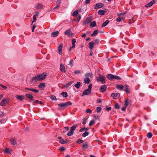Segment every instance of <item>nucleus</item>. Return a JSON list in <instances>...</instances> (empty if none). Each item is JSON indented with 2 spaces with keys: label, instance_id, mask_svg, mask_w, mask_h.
<instances>
[{
  "label": "nucleus",
  "instance_id": "50",
  "mask_svg": "<svg viewBox=\"0 0 157 157\" xmlns=\"http://www.w3.org/2000/svg\"><path fill=\"white\" fill-rule=\"evenodd\" d=\"M76 142L78 144H81L83 143V140L79 139L76 141Z\"/></svg>",
  "mask_w": 157,
  "mask_h": 157
},
{
  "label": "nucleus",
  "instance_id": "18",
  "mask_svg": "<svg viewBox=\"0 0 157 157\" xmlns=\"http://www.w3.org/2000/svg\"><path fill=\"white\" fill-rule=\"evenodd\" d=\"M113 76L114 75L111 74H108L106 75V77L110 80H112L113 79Z\"/></svg>",
  "mask_w": 157,
  "mask_h": 157
},
{
  "label": "nucleus",
  "instance_id": "31",
  "mask_svg": "<svg viewBox=\"0 0 157 157\" xmlns=\"http://www.w3.org/2000/svg\"><path fill=\"white\" fill-rule=\"evenodd\" d=\"M10 150L9 148H6L5 149L3 150V151L4 152L6 153H8L9 154H10L11 153V151H10Z\"/></svg>",
  "mask_w": 157,
  "mask_h": 157
},
{
  "label": "nucleus",
  "instance_id": "1",
  "mask_svg": "<svg viewBox=\"0 0 157 157\" xmlns=\"http://www.w3.org/2000/svg\"><path fill=\"white\" fill-rule=\"evenodd\" d=\"M77 127V124H75L72 126L70 128V131L67 133V135L69 136H72L74 133V131Z\"/></svg>",
  "mask_w": 157,
  "mask_h": 157
},
{
  "label": "nucleus",
  "instance_id": "52",
  "mask_svg": "<svg viewBox=\"0 0 157 157\" xmlns=\"http://www.w3.org/2000/svg\"><path fill=\"white\" fill-rule=\"evenodd\" d=\"M33 21L32 22V24L31 25H32V24L34 22H35L36 20V16H35V15H33Z\"/></svg>",
  "mask_w": 157,
  "mask_h": 157
},
{
  "label": "nucleus",
  "instance_id": "40",
  "mask_svg": "<svg viewBox=\"0 0 157 157\" xmlns=\"http://www.w3.org/2000/svg\"><path fill=\"white\" fill-rule=\"evenodd\" d=\"M113 79H115L117 80H121V78L119 76L114 75Z\"/></svg>",
  "mask_w": 157,
  "mask_h": 157
},
{
  "label": "nucleus",
  "instance_id": "57",
  "mask_svg": "<svg viewBox=\"0 0 157 157\" xmlns=\"http://www.w3.org/2000/svg\"><path fill=\"white\" fill-rule=\"evenodd\" d=\"M121 19L120 17H119L118 18H117L116 21L117 22H119L121 21Z\"/></svg>",
  "mask_w": 157,
  "mask_h": 157
},
{
  "label": "nucleus",
  "instance_id": "29",
  "mask_svg": "<svg viewBox=\"0 0 157 157\" xmlns=\"http://www.w3.org/2000/svg\"><path fill=\"white\" fill-rule=\"evenodd\" d=\"M90 26L91 27H95L96 26V22L95 21H93L91 22L90 24Z\"/></svg>",
  "mask_w": 157,
  "mask_h": 157
},
{
  "label": "nucleus",
  "instance_id": "12",
  "mask_svg": "<svg viewBox=\"0 0 157 157\" xmlns=\"http://www.w3.org/2000/svg\"><path fill=\"white\" fill-rule=\"evenodd\" d=\"M106 86L105 85H103L101 86L99 90L101 92H103L106 91Z\"/></svg>",
  "mask_w": 157,
  "mask_h": 157
},
{
  "label": "nucleus",
  "instance_id": "4",
  "mask_svg": "<svg viewBox=\"0 0 157 157\" xmlns=\"http://www.w3.org/2000/svg\"><path fill=\"white\" fill-rule=\"evenodd\" d=\"M105 77L103 75L99 77H96V80L98 82H101L104 84L105 82Z\"/></svg>",
  "mask_w": 157,
  "mask_h": 157
},
{
  "label": "nucleus",
  "instance_id": "36",
  "mask_svg": "<svg viewBox=\"0 0 157 157\" xmlns=\"http://www.w3.org/2000/svg\"><path fill=\"white\" fill-rule=\"evenodd\" d=\"M36 103L37 104H39L40 105H42L43 104L42 102L38 100H35L33 102V104L34 105V103Z\"/></svg>",
  "mask_w": 157,
  "mask_h": 157
},
{
  "label": "nucleus",
  "instance_id": "59",
  "mask_svg": "<svg viewBox=\"0 0 157 157\" xmlns=\"http://www.w3.org/2000/svg\"><path fill=\"white\" fill-rule=\"evenodd\" d=\"M99 40L98 39H96L95 40V44H98L99 43Z\"/></svg>",
  "mask_w": 157,
  "mask_h": 157
},
{
  "label": "nucleus",
  "instance_id": "16",
  "mask_svg": "<svg viewBox=\"0 0 157 157\" xmlns=\"http://www.w3.org/2000/svg\"><path fill=\"white\" fill-rule=\"evenodd\" d=\"M60 70L63 72L65 73L66 72L65 67L63 63H61L60 65Z\"/></svg>",
  "mask_w": 157,
  "mask_h": 157
},
{
  "label": "nucleus",
  "instance_id": "23",
  "mask_svg": "<svg viewBox=\"0 0 157 157\" xmlns=\"http://www.w3.org/2000/svg\"><path fill=\"white\" fill-rule=\"evenodd\" d=\"M26 97L30 99V100H33V97L29 94H27L25 95Z\"/></svg>",
  "mask_w": 157,
  "mask_h": 157
},
{
  "label": "nucleus",
  "instance_id": "33",
  "mask_svg": "<svg viewBox=\"0 0 157 157\" xmlns=\"http://www.w3.org/2000/svg\"><path fill=\"white\" fill-rule=\"evenodd\" d=\"M45 84L44 83L42 82L40 83L38 86V87L40 88H42L45 87Z\"/></svg>",
  "mask_w": 157,
  "mask_h": 157
},
{
  "label": "nucleus",
  "instance_id": "51",
  "mask_svg": "<svg viewBox=\"0 0 157 157\" xmlns=\"http://www.w3.org/2000/svg\"><path fill=\"white\" fill-rule=\"evenodd\" d=\"M50 98H51V99L52 100H56V96H54V95H52L51 96Z\"/></svg>",
  "mask_w": 157,
  "mask_h": 157
},
{
  "label": "nucleus",
  "instance_id": "25",
  "mask_svg": "<svg viewBox=\"0 0 157 157\" xmlns=\"http://www.w3.org/2000/svg\"><path fill=\"white\" fill-rule=\"evenodd\" d=\"M105 11L103 10H99L98 11V14L100 15H103L105 13Z\"/></svg>",
  "mask_w": 157,
  "mask_h": 157
},
{
  "label": "nucleus",
  "instance_id": "15",
  "mask_svg": "<svg viewBox=\"0 0 157 157\" xmlns=\"http://www.w3.org/2000/svg\"><path fill=\"white\" fill-rule=\"evenodd\" d=\"M73 82V81H71L67 83L66 84L63 85L62 88H67Z\"/></svg>",
  "mask_w": 157,
  "mask_h": 157
},
{
  "label": "nucleus",
  "instance_id": "41",
  "mask_svg": "<svg viewBox=\"0 0 157 157\" xmlns=\"http://www.w3.org/2000/svg\"><path fill=\"white\" fill-rule=\"evenodd\" d=\"M89 132H86L82 135V136L83 137H84L88 136L89 134Z\"/></svg>",
  "mask_w": 157,
  "mask_h": 157
},
{
  "label": "nucleus",
  "instance_id": "43",
  "mask_svg": "<svg viewBox=\"0 0 157 157\" xmlns=\"http://www.w3.org/2000/svg\"><path fill=\"white\" fill-rule=\"evenodd\" d=\"M102 109V108L101 107H98L97 108L96 111L97 113H100Z\"/></svg>",
  "mask_w": 157,
  "mask_h": 157
},
{
  "label": "nucleus",
  "instance_id": "38",
  "mask_svg": "<svg viewBox=\"0 0 157 157\" xmlns=\"http://www.w3.org/2000/svg\"><path fill=\"white\" fill-rule=\"evenodd\" d=\"M88 147V144L87 143H85L83 144L82 147L84 149H86Z\"/></svg>",
  "mask_w": 157,
  "mask_h": 157
},
{
  "label": "nucleus",
  "instance_id": "20",
  "mask_svg": "<svg viewBox=\"0 0 157 157\" xmlns=\"http://www.w3.org/2000/svg\"><path fill=\"white\" fill-rule=\"evenodd\" d=\"M68 141L67 140H64V139H62L60 140H59V143L61 144H65L68 142Z\"/></svg>",
  "mask_w": 157,
  "mask_h": 157
},
{
  "label": "nucleus",
  "instance_id": "62",
  "mask_svg": "<svg viewBox=\"0 0 157 157\" xmlns=\"http://www.w3.org/2000/svg\"><path fill=\"white\" fill-rule=\"evenodd\" d=\"M92 89V85L91 84H90L88 86V88L87 89L91 90Z\"/></svg>",
  "mask_w": 157,
  "mask_h": 157
},
{
  "label": "nucleus",
  "instance_id": "44",
  "mask_svg": "<svg viewBox=\"0 0 157 157\" xmlns=\"http://www.w3.org/2000/svg\"><path fill=\"white\" fill-rule=\"evenodd\" d=\"M30 90L36 93H37L39 92L38 90L34 89L33 88H31V89H30Z\"/></svg>",
  "mask_w": 157,
  "mask_h": 157
},
{
  "label": "nucleus",
  "instance_id": "22",
  "mask_svg": "<svg viewBox=\"0 0 157 157\" xmlns=\"http://www.w3.org/2000/svg\"><path fill=\"white\" fill-rule=\"evenodd\" d=\"M58 34L59 32L58 31H57L52 33L51 34V36L52 37H56L58 35Z\"/></svg>",
  "mask_w": 157,
  "mask_h": 157
},
{
  "label": "nucleus",
  "instance_id": "9",
  "mask_svg": "<svg viewBox=\"0 0 157 157\" xmlns=\"http://www.w3.org/2000/svg\"><path fill=\"white\" fill-rule=\"evenodd\" d=\"M104 6L103 3H99L96 4L94 7L95 9H98L99 8L102 7Z\"/></svg>",
  "mask_w": 157,
  "mask_h": 157
},
{
  "label": "nucleus",
  "instance_id": "6",
  "mask_svg": "<svg viewBox=\"0 0 157 157\" xmlns=\"http://www.w3.org/2000/svg\"><path fill=\"white\" fill-rule=\"evenodd\" d=\"M9 103V100L7 99H3L1 102L0 103V105L1 106L5 105Z\"/></svg>",
  "mask_w": 157,
  "mask_h": 157
},
{
  "label": "nucleus",
  "instance_id": "17",
  "mask_svg": "<svg viewBox=\"0 0 157 157\" xmlns=\"http://www.w3.org/2000/svg\"><path fill=\"white\" fill-rule=\"evenodd\" d=\"M94 43L93 41H91L89 43V48L90 50H92L94 46Z\"/></svg>",
  "mask_w": 157,
  "mask_h": 157
},
{
  "label": "nucleus",
  "instance_id": "27",
  "mask_svg": "<svg viewBox=\"0 0 157 157\" xmlns=\"http://www.w3.org/2000/svg\"><path fill=\"white\" fill-rule=\"evenodd\" d=\"M90 81V80L89 78L88 77H86L84 79V82L85 83L88 84L89 83Z\"/></svg>",
  "mask_w": 157,
  "mask_h": 157
},
{
  "label": "nucleus",
  "instance_id": "45",
  "mask_svg": "<svg viewBox=\"0 0 157 157\" xmlns=\"http://www.w3.org/2000/svg\"><path fill=\"white\" fill-rule=\"evenodd\" d=\"M88 129L86 127H84L80 129L79 131L80 132H82L84 130H87Z\"/></svg>",
  "mask_w": 157,
  "mask_h": 157
},
{
  "label": "nucleus",
  "instance_id": "5",
  "mask_svg": "<svg viewBox=\"0 0 157 157\" xmlns=\"http://www.w3.org/2000/svg\"><path fill=\"white\" fill-rule=\"evenodd\" d=\"M65 34L67 35L69 37H73L74 34L72 33L71 29H69L67 30L64 33Z\"/></svg>",
  "mask_w": 157,
  "mask_h": 157
},
{
  "label": "nucleus",
  "instance_id": "21",
  "mask_svg": "<svg viewBox=\"0 0 157 157\" xmlns=\"http://www.w3.org/2000/svg\"><path fill=\"white\" fill-rule=\"evenodd\" d=\"M63 47V45L62 44H60L59 45V46L58 47V51L59 52V54L60 55H61L62 53V50Z\"/></svg>",
  "mask_w": 157,
  "mask_h": 157
},
{
  "label": "nucleus",
  "instance_id": "37",
  "mask_svg": "<svg viewBox=\"0 0 157 157\" xmlns=\"http://www.w3.org/2000/svg\"><path fill=\"white\" fill-rule=\"evenodd\" d=\"M81 86V82H78L75 85V86L78 89Z\"/></svg>",
  "mask_w": 157,
  "mask_h": 157
},
{
  "label": "nucleus",
  "instance_id": "28",
  "mask_svg": "<svg viewBox=\"0 0 157 157\" xmlns=\"http://www.w3.org/2000/svg\"><path fill=\"white\" fill-rule=\"evenodd\" d=\"M78 13V10H76L72 14V15L73 17H75L77 16Z\"/></svg>",
  "mask_w": 157,
  "mask_h": 157
},
{
  "label": "nucleus",
  "instance_id": "34",
  "mask_svg": "<svg viewBox=\"0 0 157 157\" xmlns=\"http://www.w3.org/2000/svg\"><path fill=\"white\" fill-rule=\"evenodd\" d=\"M98 30H96L93 32V33L91 34V36H94L97 35L98 34Z\"/></svg>",
  "mask_w": 157,
  "mask_h": 157
},
{
  "label": "nucleus",
  "instance_id": "47",
  "mask_svg": "<svg viewBox=\"0 0 157 157\" xmlns=\"http://www.w3.org/2000/svg\"><path fill=\"white\" fill-rule=\"evenodd\" d=\"M63 129L64 130L63 131V133H66L67 131L69 129V127H65L63 128Z\"/></svg>",
  "mask_w": 157,
  "mask_h": 157
},
{
  "label": "nucleus",
  "instance_id": "64",
  "mask_svg": "<svg viewBox=\"0 0 157 157\" xmlns=\"http://www.w3.org/2000/svg\"><path fill=\"white\" fill-rule=\"evenodd\" d=\"M125 105L126 106H127L128 105V101L126 99L125 100Z\"/></svg>",
  "mask_w": 157,
  "mask_h": 157
},
{
  "label": "nucleus",
  "instance_id": "30",
  "mask_svg": "<svg viewBox=\"0 0 157 157\" xmlns=\"http://www.w3.org/2000/svg\"><path fill=\"white\" fill-rule=\"evenodd\" d=\"M109 20H106L101 25L102 27H104L106 26L109 22Z\"/></svg>",
  "mask_w": 157,
  "mask_h": 157
},
{
  "label": "nucleus",
  "instance_id": "42",
  "mask_svg": "<svg viewBox=\"0 0 157 157\" xmlns=\"http://www.w3.org/2000/svg\"><path fill=\"white\" fill-rule=\"evenodd\" d=\"M152 136V134L151 133V132H148L147 135V137L149 138H151Z\"/></svg>",
  "mask_w": 157,
  "mask_h": 157
},
{
  "label": "nucleus",
  "instance_id": "35",
  "mask_svg": "<svg viewBox=\"0 0 157 157\" xmlns=\"http://www.w3.org/2000/svg\"><path fill=\"white\" fill-rule=\"evenodd\" d=\"M43 7V5L40 3H38L36 6H35V7L37 8L38 9H40L42 8Z\"/></svg>",
  "mask_w": 157,
  "mask_h": 157
},
{
  "label": "nucleus",
  "instance_id": "10",
  "mask_svg": "<svg viewBox=\"0 0 157 157\" xmlns=\"http://www.w3.org/2000/svg\"><path fill=\"white\" fill-rule=\"evenodd\" d=\"M120 94L119 93H112L111 94V97L113 98L114 99H117L120 96Z\"/></svg>",
  "mask_w": 157,
  "mask_h": 157
},
{
  "label": "nucleus",
  "instance_id": "19",
  "mask_svg": "<svg viewBox=\"0 0 157 157\" xmlns=\"http://www.w3.org/2000/svg\"><path fill=\"white\" fill-rule=\"evenodd\" d=\"M39 80L37 77V75H36L35 77L31 79V82H36L38 81Z\"/></svg>",
  "mask_w": 157,
  "mask_h": 157
},
{
  "label": "nucleus",
  "instance_id": "2",
  "mask_svg": "<svg viewBox=\"0 0 157 157\" xmlns=\"http://www.w3.org/2000/svg\"><path fill=\"white\" fill-rule=\"evenodd\" d=\"M48 75V74L46 73L44 74L43 73L42 74H39L37 75V77L38 78L39 81H42L44 79H45L46 76Z\"/></svg>",
  "mask_w": 157,
  "mask_h": 157
},
{
  "label": "nucleus",
  "instance_id": "3",
  "mask_svg": "<svg viewBox=\"0 0 157 157\" xmlns=\"http://www.w3.org/2000/svg\"><path fill=\"white\" fill-rule=\"evenodd\" d=\"M72 104L71 102L69 101L65 103L59 104H58V106L60 107H66L71 105Z\"/></svg>",
  "mask_w": 157,
  "mask_h": 157
},
{
  "label": "nucleus",
  "instance_id": "32",
  "mask_svg": "<svg viewBox=\"0 0 157 157\" xmlns=\"http://www.w3.org/2000/svg\"><path fill=\"white\" fill-rule=\"evenodd\" d=\"M124 91L126 93H129V90L128 89V85H125V89Z\"/></svg>",
  "mask_w": 157,
  "mask_h": 157
},
{
  "label": "nucleus",
  "instance_id": "63",
  "mask_svg": "<svg viewBox=\"0 0 157 157\" xmlns=\"http://www.w3.org/2000/svg\"><path fill=\"white\" fill-rule=\"evenodd\" d=\"M59 149L60 151H63L65 150V148L63 147H61Z\"/></svg>",
  "mask_w": 157,
  "mask_h": 157
},
{
  "label": "nucleus",
  "instance_id": "56",
  "mask_svg": "<svg viewBox=\"0 0 157 157\" xmlns=\"http://www.w3.org/2000/svg\"><path fill=\"white\" fill-rule=\"evenodd\" d=\"M86 112L87 113H89L90 114L92 113V111L91 110L89 109H87L86 110Z\"/></svg>",
  "mask_w": 157,
  "mask_h": 157
},
{
  "label": "nucleus",
  "instance_id": "13",
  "mask_svg": "<svg viewBox=\"0 0 157 157\" xmlns=\"http://www.w3.org/2000/svg\"><path fill=\"white\" fill-rule=\"evenodd\" d=\"M155 2V0H152L150 2L148 3V4H146L145 5V6L146 7H149L151 6L154 4Z\"/></svg>",
  "mask_w": 157,
  "mask_h": 157
},
{
  "label": "nucleus",
  "instance_id": "24",
  "mask_svg": "<svg viewBox=\"0 0 157 157\" xmlns=\"http://www.w3.org/2000/svg\"><path fill=\"white\" fill-rule=\"evenodd\" d=\"M15 97L17 98L21 101H22L24 99L23 96L16 95Z\"/></svg>",
  "mask_w": 157,
  "mask_h": 157
},
{
  "label": "nucleus",
  "instance_id": "11",
  "mask_svg": "<svg viewBox=\"0 0 157 157\" xmlns=\"http://www.w3.org/2000/svg\"><path fill=\"white\" fill-rule=\"evenodd\" d=\"M10 142L11 144L13 145H15L17 144V142L16 140L13 138H11L10 140Z\"/></svg>",
  "mask_w": 157,
  "mask_h": 157
},
{
  "label": "nucleus",
  "instance_id": "55",
  "mask_svg": "<svg viewBox=\"0 0 157 157\" xmlns=\"http://www.w3.org/2000/svg\"><path fill=\"white\" fill-rule=\"evenodd\" d=\"M0 86H1L4 90H6L7 88L6 86L3 85L2 84H0Z\"/></svg>",
  "mask_w": 157,
  "mask_h": 157
},
{
  "label": "nucleus",
  "instance_id": "14",
  "mask_svg": "<svg viewBox=\"0 0 157 157\" xmlns=\"http://www.w3.org/2000/svg\"><path fill=\"white\" fill-rule=\"evenodd\" d=\"M76 40L75 39H73L71 41L72 43V46L70 47L69 48V50H71V48H74L75 47V43L76 42Z\"/></svg>",
  "mask_w": 157,
  "mask_h": 157
},
{
  "label": "nucleus",
  "instance_id": "26",
  "mask_svg": "<svg viewBox=\"0 0 157 157\" xmlns=\"http://www.w3.org/2000/svg\"><path fill=\"white\" fill-rule=\"evenodd\" d=\"M116 88L118 90H121L124 88V86L122 85H117Z\"/></svg>",
  "mask_w": 157,
  "mask_h": 157
},
{
  "label": "nucleus",
  "instance_id": "49",
  "mask_svg": "<svg viewBox=\"0 0 157 157\" xmlns=\"http://www.w3.org/2000/svg\"><path fill=\"white\" fill-rule=\"evenodd\" d=\"M73 62L74 61L73 59H71L69 63V65L71 67H72L73 65Z\"/></svg>",
  "mask_w": 157,
  "mask_h": 157
},
{
  "label": "nucleus",
  "instance_id": "61",
  "mask_svg": "<svg viewBox=\"0 0 157 157\" xmlns=\"http://www.w3.org/2000/svg\"><path fill=\"white\" fill-rule=\"evenodd\" d=\"M125 13H120V14H119L118 15V17H120L121 16H124V15L125 14Z\"/></svg>",
  "mask_w": 157,
  "mask_h": 157
},
{
  "label": "nucleus",
  "instance_id": "58",
  "mask_svg": "<svg viewBox=\"0 0 157 157\" xmlns=\"http://www.w3.org/2000/svg\"><path fill=\"white\" fill-rule=\"evenodd\" d=\"M78 22H79L81 19V16L80 15H78L77 16Z\"/></svg>",
  "mask_w": 157,
  "mask_h": 157
},
{
  "label": "nucleus",
  "instance_id": "53",
  "mask_svg": "<svg viewBox=\"0 0 157 157\" xmlns=\"http://www.w3.org/2000/svg\"><path fill=\"white\" fill-rule=\"evenodd\" d=\"M60 3H61V0H57L56 2V5H57L58 6H59Z\"/></svg>",
  "mask_w": 157,
  "mask_h": 157
},
{
  "label": "nucleus",
  "instance_id": "48",
  "mask_svg": "<svg viewBox=\"0 0 157 157\" xmlns=\"http://www.w3.org/2000/svg\"><path fill=\"white\" fill-rule=\"evenodd\" d=\"M85 76L86 77H91L92 76V74L91 73H86L85 75Z\"/></svg>",
  "mask_w": 157,
  "mask_h": 157
},
{
  "label": "nucleus",
  "instance_id": "7",
  "mask_svg": "<svg viewBox=\"0 0 157 157\" xmlns=\"http://www.w3.org/2000/svg\"><path fill=\"white\" fill-rule=\"evenodd\" d=\"M91 20L89 17H87L86 20L83 22V25H85L91 22Z\"/></svg>",
  "mask_w": 157,
  "mask_h": 157
},
{
  "label": "nucleus",
  "instance_id": "46",
  "mask_svg": "<svg viewBox=\"0 0 157 157\" xmlns=\"http://www.w3.org/2000/svg\"><path fill=\"white\" fill-rule=\"evenodd\" d=\"M95 123V121L94 120H91L90 122L89 123V126H91L93 124H94Z\"/></svg>",
  "mask_w": 157,
  "mask_h": 157
},
{
  "label": "nucleus",
  "instance_id": "8",
  "mask_svg": "<svg viewBox=\"0 0 157 157\" xmlns=\"http://www.w3.org/2000/svg\"><path fill=\"white\" fill-rule=\"evenodd\" d=\"M91 93V90L88 89L85 90L82 94V96H84L86 95H88Z\"/></svg>",
  "mask_w": 157,
  "mask_h": 157
},
{
  "label": "nucleus",
  "instance_id": "54",
  "mask_svg": "<svg viewBox=\"0 0 157 157\" xmlns=\"http://www.w3.org/2000/svg\"><path fill=\"white\" fill-rule=\"evenodd\" d=\"M115 107L116 109H119L120 108V106L117 103H116L115 105Z\"/></svg>",
  "mask_w": 157,
  "mask_h": 157
},
{
  "label": "nucleus",
  "instance_id": "39",
  "mask_svg": "<svg viewBox=\"0 0 157 157\" xmlns=\"http://www.w3.org/2000/svg\"><path fill=\"white\" fill-rule=\"evenodd\" d=\"M61 94L64 97L66 98L67 97L68 95L67 92H62L61 93Z\"/></svg>",
  "mask_w": 157,
  "mask_h": 157
},
{
  "label": "nucleus",
  "instance_id": "60",
  "mask_svg": "<svg viewBox=\"0 0 157 157\" xmlns=\"http://www.w3.org/2000/svg\"><path fill=\"white\" fill-rule=\"evenodd\" d=\"M80 72V71L78 70H75L74 71V73L75 74H79Z\"/></svg>",
  "mask_w": 157,
  "mask_h": 157
}]
</instances>
